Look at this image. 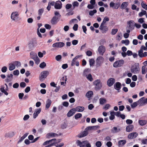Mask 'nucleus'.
<instances>
[{
	"label": "nucleus",
	"mask_w": 147,
	"mask_h": 147,
	"mask_svg": "<svg viewBox=\"0 0 147 147\" xmlns=\"http://www.w3.org/2000/svg\"><path fill=\"white\" fill-rule=\"evenodd\" d=\"M110 7L113 9H117L120 6V3H115L113 2H111L109 4Z\"/></svg>",
	"instance_id": "6"
},
{
	"label": "nucleus",
	"mask_w": 147,
	"mask_h": 147,
	"mask_svg": "<svg viewBox=\"0 0 147 147\" xmlns=\"http://www.w3.org/2000/svg\"><path fill=\"white\" fill-rule=\"evenodd\" d=\"M86 142H87V140L81 142L80 141L78 140L76 142L78 145L80 147H84Z\"/></svg>",
	"instance_id": "20"
},
{
	"label": "nucleus",
	"mask_w": 147,
	"mask_h": 147,
	"mask_svg": "<svg viewBox=\"0 0 147 147\" xmlns=\"http://www.w3.org/2000/svg\"><path fill=\"white\" fill-rule=\"evenodd\" d=\"M86 78L90 81H92L93 80V79L91 75L90 74H89L86 76Z\"/></svg>",
	"instance_id": "53"
},
{
	"label": "nucleus",
	"mask_w": 147,
	"mask_h": 147,
	"mask_svg": "<svg viewBox=\"0 0 147 147\" xmlns=\"http://www.w3.org/2000/svg\"><path fill=\"white\" fill-rule=\"evenodd\" d=\"M19 15V13L18 11H13L11 13V18L12 20L17 22L20 20Z\"/></svg>",
	"instance_id": "2"
},
{
	"label": "nucleus",
	"mask_w": 147,
	"mask_h": 147,
	"mask_svg": "<svg viewBox=\"0 0 147 147\" xmlns=\"http://www.w3.org/2000/svg\"><path fill=\"white\" fill-rule=\"evenodd\" d=\"M65 43L62 42H57L54 43L52 47H53L61 48L64 46Z\"/></svg>",
	"instance_id": "9"
},
{
	"label": "nucleus",
	"mask_w": 147,
	"mask_h": 147,
	"mask_svg": "<svg viewBox=\"0 0 147 147\" xmlns=\"http://www.w3.org/2000/svg\"><path fill=\"white\" fill-rule=\"evenodd\" d=\"M96 12L97 11L96 9H94L93 10H91L89 12V14L91 16H92L95 13H96Z\"/></svg>",
	"instance_id": "50"
},
{
	"label": "nucleus",
	"mask_w": 147,
	"mask_h": 147,
	"mask_svg": "<svg viewBox=\"0 0 147 147\" xmlns=\"http://www.w3.org/2000/svg\"><path fill=\"white\" fill-rule=\"evenodd\" d=\"M146 11L144 10H142V11L140 12L139 14V16L141 17L143 16V15H146Z\"/></svg>",
	"instance_id": "51"
},
{
	"label": "nucleus",
	"mask_w": 147,
	"mask_h": 147,
	"mask_svg": "<svg viewBox=\"0 0 147 147\" xmlns=\"http://www.w3.org/2000/svg\"><path fill=\"white\" fill-rule=\"evenodd\" d=\"M46 66V64L44 62H43L41 63L39 65V67L41 69L44 68Z\"/></svg>",
	"instance_id": "48"
},
{
	"label": "nucleus",
	"mask_w": 147,
	"mask_h": 147,
	"mask_svg": "<svg viewBox=\"0 0 147 147\" xmlns=\"http://www.w3.org/2000/svg\"><path fill=\"white\" fill-rule=\"evenodd\" d=\"M97 127H98L97 126H88L86 128L88 131L91 130H96L97 129Z\"/></svg>",
	"instance_id": "35"
},
{
	"label": "nucleus",
	"mask_w": 147,
	"mask_h": 147,
	"mask_svg": "<svg viewBox=\"0 0 147 147\" xmlns=\"http://www.w3.org/2000/svg\"><path fill=\"white\" fill-rule=\"evenodd\" d=\"M57 136V134L51 132L47 134L46 135V137L48 138H49L51 137H54Z\"/></svg>",
	"instance_id": "28"
},
{
	"label": "nucleus",
	"mask_w": 147,
	"mask_h": 147,
	"mask_svg": "<svg viewBox=\"0 0 147 147\" xmlns=\"http://www.w3.org/2000/svg\"><path fill=\"white\" fill-rule=\"evenodd\" d=\"M138 134L136 132H134L129 134L128 136V138L129 139L135 138L138 136Z\"/></svg>",
	"instance_id": "17"
},
{
	"label": "nucleus",
	"mask_w": 147,
	"mask_h": 147,
	"mask_svg": "<svg viewBox=\"0 0 147 147\" xmlns=\"http://www.w3.org/2000/svg\"><path fill=\"white\" fill-rule=\"evenodd\" d=\"M121 87V83L119 82H116L114 85V88L117 90L118 92H119Z\"/></svg>",
	"instance_id": "11"
},
{
	"label": "nucleus",
	"mask_w": 147,
	"mask_h": 147,
	"mask_svg": "<svg viewBox=\"0 0 147 147\" xmlns=\"http://www.w3.org/2000/svg\"><path fill=\"white\" fill-rule=\"evenodd\" d=\"M105 24H101L99 29L101 30L102 33H106L108 30V28L106 26H104Z\"/></svg>",
	"instance_id": "13"
},
{
	"label": "nucleus",
	"mask_w": 147,
	"mask_h": 147,
	"mask_svg": "<svg viewBox=\"0 0 147 147\" xmlns=\"http://www.w3.org/2000/svg\"><path fill=\"white\" fill-rule=\"evenodd\" d=\"M15 67L16 66L17 67H20L21 65V63L20 62L18 61H15L13 62Z\"/></svg>",
	"instance_id": "47"
},
{
	"label": "nucleus",
	"mask_w": 147,
	"mask_h": 147,
	"mask_svg": "<svg viewBox=\"0 0 147 147\" xmlns=\"http://www.w3.org/2000/svg\"><path fill=\"white\" fill-rule=\"evenodd\" d=\"M62 3L60 1H56L54 5V7L56 9H60L62 7Z\"/></svg>",
	"instance_id": "10"
},
{
	"label": "nucleus",
	"mask_w": 147,
	"mask_h": 147,
	"mask_svg": "<svg viewBox=\"0 0 147 147\" xmlns=\"http://www.w3.org/2000/svg\"><path fill=\"white\" fill-rule=\"evenodd\" d=\"M49 74V72L48 71H42L40 73L39 76V80L41 82L43 81Z\"/></svg>",
	"instance_id": "1"
},
{
	"label": "nucleus",
	"mask_w": 147,
	"mask_h": 147,
	"mask_svg": "<svg viewBox=\"0 0 147 147\" xmlns=\"http://www.w3.org/2000/svg\"><path fill=\"white\" fill-rule=\"evenodd\" d=\"M76 111L74 108L70 110L67 114L68 117H70L76 113Z\"/></svg>",
	"instance_id": "18"
},
{
	"label": "nucleus",
	"mask_w": 147,
	"mask_h": 147,
	"mask_svg": "<svg viewBox=\"0 0 147 147\" xmlns=\"http://www.w3.org/2000/svg\"><path fill=\"white\" fill-rule=\"evenodd\" d=\"M95 63V61L93 59H91L89 60V63L90 66H93Z\"/></svg>",
	"instance_id": "52"
},
{
	"label": "nucleus",
	"mask_w": 147,
	"mask_h": 147,
	"mask_svg": "<svg viewBox=\"0 0 147 147\" xmlns=\"http://www.w3.org/2000/svg\"><path fill=\"white\" fill-rule=\"evenodd\" d=\"M88 134V131L86 128L84 131L80 133L78 136L79 137L82 138L87 136Z\"/></svg>",
	"instance_id": "19"
},
{
	"label": "nucleus",
	"mask_w": 147,
	"mask_h": 147,
	"mask_svg": "<svg viewBox=\"0 0 147 147\" xmlns=\"http://www.w3.org/2000/svg\"><path fill=\"white\" fill-rule=\"evenodd\" d=\"M61 141V139H59L57 140L55 139V140H53V141H52V143H51L50 144L47 145L45 146V147H50L51 146H53L54 145V144L55 143H58L60 142Z\"/></svg>",
	"instance_id": "25"
},
{
	"label": "nucleus",
	"mask_w": 147,
	"mask_h": 147,
	"mask_svg": "<svg viewBox=\"0 0 147 147\" xmlns=\"http://www.w3.org/2000/svg\"><path fill=\"white\" fill-rule=\"evenodd\" d=\"M30 57L33 59H34L38 57L36 53L33 52H31L30 53Z\"/></svg>",
	"instance_id": "32"
},
{
	"label": "nucleus",
	"mask_w": 147,
	"mask_h": 147,
	"mask_svg": "<svg viewBox=\"0 0 147 147\" xmlns=\"http://www.w3.org/2000/svg\"><path fill=\"white\" fill-rule=\"evenodd\" d=\"M129 5V3L127 2H123L121 4L120 7L121 8L123 9H125V8L127 7Z\"/></svg>",
	"instance_id": "23"
},
{
	"label": "nucleus",
	"mask_w": 147,
	"mask_h": 147,
	"mask_svg": "<svg viewBox=\"0 0 147 147\" xmlns=\"http://www.w3.org/2000/svg\"><path fill=\"white\" fill-rule=\"evenodd\" d=\"M93 84L95 86V88L98 90L100 89L102 87L101 83L100 80H97L93 82Z\"/></svg>",
	"instance_id": "5"
},
{
	"label": "nucleus",
	"mask_w": 147,
	"mask_h": 147,
	"mask_svg": "<svg viewBox=\"0 0 147 147\" xmlns=\"http://www.w3.org/2000/svg\"><path fill=\"white\" fill-rule=\"evenodd\" d=\"M109 20V18L107 17H105L104 18L103 22L101 24H105L106 22L108 21Z\"/></svg>",
	"instance_id": "58"
},
{
	"label": "nucleus",
	"mask_w": 147,
	"mask_h": 147,
	"mask_svg": "<svg viewBox=\"0 0 147 147\" xmlns=\"http://www.w3.org/2000/svg\"><path fill=\"white\" fill-rule=\"evenodd\" d=\"M134 127L133 125H128L126 127V131L128 132H130L132 130Z\"/></svg>",
	"instance_id": "30"
},
{
	"label": "nucleus",
	"mask_w": 147,
	"mask_h": 147,
	"mask_svg": "<svg viewBox=\"0 0 147 147\" xmlns=\"http://www.w3.org/2000/svg\"><path fill=\"white\" fill-rule=\"evenodd\" d=\"M127 24L129 25L128 26L130 28L131 30H132L134 29L135 22L134 21L130 20L127 22Z\"/></svg>",
	"instance_id": "15"
},
{
	"label": "nucleus",
	"mask_w": 147,
	"mask_h": 147,
	"mask_svg": "<svg viewBox=\"0 0 147 147\" xmlns=\"http://www.w3.org/2000/svg\"><path fill=\"white\" fill-rule=\"evenodd\" d=\"M79 5V3L77 1H74L72 3L73 6L74 8L76 7H78Z\"/></svg>",
	"instance_id": "55"
},
{
	"label": "nucleus",
	"mask_w": 147,
	"mask_h": 147,
	"mask_svg": "<svg viewBox=\"0 0 147 147\" xmlns=\"http://www.w3.org/2000/svg\"><path fill=\"white\" fill-rule=\"evenodd\" d=\"M124 63V61L123 60H120L115 62L113 64V66L115 67H118L121 66L123 65Z\"/></svg>",
	"instance_id": "4"
},
{
	"label": "nucleus",
	"mask_w": 147,
	"mask_h": 147,
	"mask_svg": "<svg viewBox=\"0 0 147 147\" xmlns=\"http://www.w3.org/2000/svg\"><path fill=\"white\" fill-rule=\"evenodd\" d=\"M13 74L15 76H18L19 74V71L18 70H16L13 72Z\"/></svg>",
	"instance_id": "63"
},
{
	"label": "nucleus",
	"mask_w": 147,
	"mask_h": 147,
	"mask_svg": "<svg viewBox=\"0 0 147 147\" xmlns=\"http://www.w3.org/2000/svg\"><path fill=\"white\" fill-rule=\"evenodd\" d=\"M143 51H142V50L140 49L138 51V55L140 57H143Z\"/></svg>",
	"instance_id": "57"
},
{
	"label": "nucleus",
	"mask_w": 147,
	"mask_h": 147,
	"mask_svg": "<svg viewBox=\"0 0 147 147\" xmlns=\"http://www.w3.org/2000/svg\"><path fill=\"white\" fill-rule=\"evenodd\" d=\"M138 123L140 125L143 126L147 123V121L145 120H140L139 121Z\"/></svg>",
	"instance_id": "41"
},
{
	"label": "nucleus",
	"mask_w": 147,
	"mask_h": 147,
	"mask_svg": "<svg viewBox=\"0 0 147 147\" xmlns=\"http://www.w3.org/2000/svg\"><path fill=\"white\" fill-rule=\"evenodd\" d=\"M25 13L26 14V16L27 18L30 17L32 14L31 13L28 12V11L27 8L26 9V11L25 12Z\"/></svg>",
	"instance_id": "54"
},
{
	"label": "nucleus",
	"mask_w": 147,
	"mask_h": 147,
	"mask_svg": "<svg viewBox=\"0 0 147 147\" xmlns=\"http://www.w3.org/2000/svg\"><path fill=\"white\" fill-rule=\"evenodd\" d=\"M51 103V100L49 99H48L46 103V109H47L49 108Z\"/></svg>",
	"instance_id": "29"
},
{
	"label": "nucleus",
	"mask_w": 147,
	"mask_h": 147,
	"mask_svg": "<svg viewBox=\"0 0 147 147\" xmlns=\"http://www.w3.org/2000/svg\"><path fill=\"white\" fill-rule=\"evenodd\" d=\"M41 109L40 108L37 109L35 110L33 114V117L35 119L38 116L40 112Z\"/></svg>",
	"instance_id": "16"
},
{
	"label": "nucleus",
	"mask_w": 147,
	"mask_h": 147,
	"mask_svg": "<svg viewBox=\"0 0 147 147\" xmlns=\"http://www.w3.org/2000/svg\"><path fill=\"white\" fill-rule=\"evenodd\" d=\"M7 69V67L6 66H4L2 68L1 71L3 73H5L6 72Z\"/></svg>",
	"instance_id": "61"
},
{
	"label": "nucleus",
	"mask_w": 147,
	"mask_h": 147,
	"mask_svg": "<svg viewBox=\"0 0 147 147\" xmlns=\"http://www.w3.org/2000/svg\"><path fill=\"white\" fill-rule=\"evenodd\" d=\"M122 37V34L121 32H120L117 34L116 37V39L117 40L119 41L121 39Z\"/></svg>",
	"instance_id": "37"
},
{
	"label": "nucleus",
	"mask_w": 147,
	"mask_h": 147,
	"mask_svg": "<svg viewBox=\"0 0 147 147\" xmlns=\"http://www.w3.org/2000/svg\"><path fill=\"white\" fill-rule=\"evenodd\" d=\"M0 91L3 93H4L5 95H7L8 94V92L6 91L7 90L5 89V87L3 86H1L0 89Z\"/></svg>",
	"instance_id": "40"
},
{
	"label": "nucleus",
	"mask_w": 147,
	"mask_h": 147,
	"mask_svg": "<svg viewBox=\"0 0 147 147\" xmlns=\"http://www.w3.org/2000/svg\"><path fill=\"white\" fill-rule=\"evenodd\" d=\"M140 70L139 66L138 65L135 64L131 67V71L132 73L136 74L138 73Z\"/></svg>",
	"instance_id": "3"
},
{
	"label": "nucleus",
	"mask_w": 147,
	"mask_h": 147,
	"mask_svg": "<svg viewBox=\"0 0 147 147\" xmlns=\"http://www.w3.org/2000/svg\"><path fill=\"white\" fill-rule=\"evenodd\" d=\"M126 143L125 140H119L118 142V145L119 147H121L125 145Z\"/></svg>",
	"instance_id": "27"
},
{
	"label": "nucleus",
	"mask_w": 147,
	"mask_h": 147,
	"mask_svg": "<svg viewBox=\"0 0 147 147\" xmlns=\"http://www.w3.org/2000/svg\"><path fill=\"white\" fill-rule=\"evenodd\" d=\"M138 101H139V104H140L142 105H144L146 104L145 99L144 97H143L140 98Z\"/></svg>",
	"instance_id": "22"
},
{
	"label": "nucleus",
	"mask_w": 147,
	"mask_h": 147,
	"mask_svg": "<svg viewBox=\"0 0 147 147\" xmlns=\"http://www.w3.org/2000/svg\"><path fill=\"white\" fill-rule=\"evenodd\" d=\"M90 70L88 69H85L84 71V75L86 76L90 74Z\"/></svg>",
	"instance_id": "43"
},
{
	"label": "nucleus",
	"mask_w": 147,
	"mask_h": 147,
	"mask_svg": "<svg viewBox=\"0 0 147 147\" xmlns=\"http://www.w3.org/2000/svg\"><path fill=\"white\" fill-rule=\"evenodd\" d=\"M115 80L114 78H110L108 80L107 82V84L108 85L111 87L112 86L113 84L115 83Z\"/></svg>",
	"instance_id": "14"
},
{
	"label": "nucleus",
	"mask_w": 147,
	"mask_h": 147,
	"mask_svg": "<svg viewBox=\"0 0 147 147\" xmlns=\"http://www.w3.org/2000/svg\"><path fill=\"white\" fill-rule=\"evenodd\" d=\"M121 42L122 44H124L126 45H128L129 43V41L128 39L122 40Z\"/></svg>",
	"instance_id": "46"
},
{
	"label": "nucleus",
	"mask_w": 147,
	"mask_h": 147,
	"mask_svg": "<svg viewBox=\"0 0 147 147\" xmlns=\"http://www.w3.org/2000/svg\"><path fill=\"white\" fill-rule=\"evenodd\" d=\"M9 70L10 71H12L15 68V65L13 63L9 64Z\"/></svg>",
	"instance_id": "36"
},
{
	"label": "nucleus",
	"mask_w": 147,
	"mask_h": 147,
	"mask_svg": "<svg viewBox=\"0 0 147 147\" xmlns=\"http://www.w3.org/2000/svg\"><path fill=\"white\" fill-rule=\"evenodd\" d=\"M115 112L114 111H111L110 112V116L109 117V118L111 120H113L115 118Z\"/></svg>",
	"instance_id": "39"
},
{
	"label": "nucleus",
	"mask_w": 147,
	"mask_h": 147,
	"mask_svg": "<svg viewBox=\"0 0 147 147\" xmlns=\"http://www.w3.org/2000/svg\"><path fill=\"white\" fill-rule=\"evenodd\" d=\"M58 18L56 16H54L51 20V23L53 25H55L57 24L58 21Z\"/></svg>",
	"instance_id": "21"
},
{
	"label": "nucleus",
	"mask_w": 147,
	"mask_h": 147,
	"mask_svg": "<svg viewBox=\"0 0 147 147\" xmlns=\"http://www.w3.org/2000/svg\"><path fill=\"white\" fill-rule=\"evenodd\" d=\"M141 6L142 7L147 10V5L144 3L143 1L141 3Z\"/></svg>",
	"instance_id": "59"
},
{
	"label": "nucleus",
	"mask_w": 147,
	"mask_h": 147,
	"mask_svg": "<svg viewBox=\"0 0 147 147\" xmlns=\"http://www.w3.org/2000/svg\"><path fill=\"white\" fill-rule=\"evenodd\" d=\"M13 75L12 74H10L7 76L6 81L7 82H9L11 81L13 78Z\"/></svg>",
	"instance_id": "26"
},
{
	"label": "nucleus",
	"mask_w": 147,
	"mask_h": 147,
	"mask_svg": "<svg viewBox=\"0 0 147 147\" xmlns=\"http://www.w3.org/2000/svg\"><path fill=\"white\" fill-rule=\"evenodd\" d=\"M55 140V139L54 138L51 140L45 141L43 144V145L44 146H45L48 145H49L51 144H50L51 143H52V141Z\"/></svg>",
	"instance_id": "34"
},
{
	"label": "nucleus",
	"mask_w": 147,
	"mask_h": 147,
	"mask_svg": "<svg viewBox=\"0 0 147 147\" xmlns=\"http://www.w3.org/2000/svg\"><path fill=\"white\" fill-rule=\"evenodd\" d=\"M111 107V106L110 104L107 103L103 106L102 108L105 110H107L110 109Z\"/></svg>",
	"instance_id": "38"
},
{
	"label": "nucleus",
	"mask_w": 147,
	"mask_h": 147,
	"mask_svg": "<svg viewBox=\"0 0 147 147\" xmlns=\"http://www.w3.org/2000/svg\"><path fill=\"white\" fill-rule=\"evenodd\" d=\"M93 95V92L92 91H90L88 92L86 94V96L88 98L91 97Z\"/></svg>",
	"instance_id": "42"
},
{
	"label": "nucleus",
	"mask_w": 147,
	"mask_h": 147,
	"mask_svg": "<svg viewBox=\"0 0 147 147\" xmlns=\"http://www.w3.org/2000/svg\"><path fill=\"white\" fill-rule=\"evenodd\" d=\"M120 130L121 129L119 127L114 126L111 129V133L115 134L119 132Z\"/></svg>",
	"instance_id": "12"
},
{
	"label": "nucleus",
	"mask_w": 147,
	"mask_h": 147,
	"mask_svg": "<svg viewBox=\"0 0 147 147\" xmlns=\"http://www.w3.org/2000/svg\"><path fill=\"white\" fill-rule=\"evenodd\" d=\"M118 31V29H113L112 30L111 32V34L113 35L115 34Z\"/></svg>",
	"instance_id": "60"
},
{
	"label": "nucleus",
	"mask_w": 147,
	"mask_h": 147,
	"mask_svg": "<svg viewBox=\"0 0 147 147\" xmlns=\"http://www.w3.org/2000/svg\"><path fill=\"white\" fill-rule=\"evenodd\" d=\"M55 2L54 1H50L47 7V9L48 11H49L51 8V6H54L55 4Z\"/></svg>",
	"instance_id": "31"
},
{
	"label": "nucleus",
	"mask_w": 147,
	"mask_h": 147,
	"mask_svg": "<svg viewBox=\"0 0 147 147\" xmlns=\"http://www.w3.org/2000/svg\"><path fill=\"white\" fill-rule=\"evenodd\" d=\"M77 59L75 57L72 60L71 64V65L73 66L75 65L76 63V60Z\"/></svg>",
	"instance_id": "62"
},
{
	"label": "nucleus",
	"mask_w": 147,
	"mask_h": 147,
	"mask_svg": "<svg viewBox=\"0 0 147 147\" xmlns=\"http://www.w3.org/2000/svg\"><path fill=\"white\" fill-rule=\"evenodd\" d=\"M142 143L143 144H147V139H143L141 140Z\"/></svg>",
	"instance_id": "64"
},
{
	"label": "nucleus",
	"mask_w": 147,
	"mask_h": 147,
	"mask_svg": "<svg viewBox=\"0 0 147 147\" xmlns=\"http://www.w3.org/2000/svg\"><path fill=\"white\" fill-rule=\"evenodd\" d=\"M99 101L100 105H103L107 102V100L105 98H101L99 99Z\"/></svg>",
	"instance_id": "33"
},
{
	"label": "nucleus",
	"mask_w": 147,
	"mask_h": 147,
	"mask_svg": "<svg viewBox=\"0 0 147 147\" xmlns=\"http://www.w3.org/2000/svg\"><path fill=\"white\" fill-rule=\"evenodd\" d=\"M104 58L102 56L98 57L96 59V64L97 66H100L103 62Z\"/></svg>",
	"instance_id": "8"
},
{
	"label": "nucleus",
	"mask_w": 147,
	"mask_h": 147,
	"mask_svg": "<svg viewBox=\"0 0 147 147\" xmlns=\"http://www.w3.org/2000/svg\"><path fill=\"white\" fill-rule=\"evenodd\" d=\"M98 50L100 55H103L106 51L105 47L103 45H101L98 47Z\"/></svg>",
	"instance_id": "7"
},
{
	"label": "nucleus",
	"mask_w": 147,
	"mask_h": 147,
	"mask_svg": "<svg viewBox=\"0 0 147 147\" xmlns=\"http://www.w3.org/2000/svg\"><path fill=\"white\" fill-rule=\"evenodd\" d=\"M76 111L78 112H82L84 110V108L83 107L78 106L76 108H74Z\"/></svg>",
	"instance_id": "24"
},
{
	"label": "nucleus",
	"mask_w": 147,
	"mask_h": 147,
	"mask_svg": "<svg viewBox=\"0 0 147 147\" xmlns=\"http://www.w3.org/2000/svg\"><path fill=\"white\" fill-rule=\"evenodd\" d=\"M138 104H139V101H137L134 102L131 105V106L132 108H134L136 107Z\"/></svg>",
	"instance_id": "45"
},
{
	"label": "nucleus",
	"mask_w": 147,
	"mask_h": 147,
	"mask_svg": "<svg viewBox=\"0 0 147 147\" xmlns=\"http://www.w3.org/2000/svg\"><path fill=\"white\" fill-rule=\"evenodd\" d=\"M142 74H145L147 72V68L146 66H143L142 67Z\"/></svg>",
	"instance_id": "44"
},
{
	"label": "nucleus",
	"mask_w": 147,
	"mask_h": 147,
	"mask_svg": "<svg viewBox=\"0 0 147 147\" xmlns=\"http://www.w3.org/2000/svg\"><path fill=\"white\" fill-rule=\"evenodd\" d=\"M82 114L80 113H78L75 115L74 117L75 119H77L82 117Z\"/></svg>",
	"instance_id": "49"
},
{
	"label": "nucleus",
	"mask_w": 147,
	"mask_h": 147,
	"mask_svg": "<svg viewBox=\"0 0 147 147\" xmlns=\"http://www.w3.org/2000/svg\"><path fill=\"white\" fill-rule=\"evenodd\" d=\"M102 145V142L100 141H97L95 143V145L97 147H100Z\"/></svg>",
	"instance_id": "56"
}]
</instances>
